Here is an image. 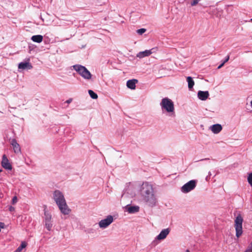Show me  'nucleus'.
Returning a JSON list of instances; mask_svg holds the SVG:
<instances>
[{
  "label": "nucleus",
  "mask_w": 252,
  "mask_h": 252,
  "mask_svg": "<svg viewBox=\"0 0 252 252\" xmlns=\"http://www.w3.org/2000/svg\"><path fill=\"white\" fill-rule=\"evenodd\" d=\"M196 180H190L181 187V190L184 193H188L195 189L196 186Z\"/></svg>",
  "instance_id": "39448f33"
},
{
  "label": "nucleus",
  "mask_w": 252,
  "mask_h": 252,
  "mask_svg": "<svg viewBox=\"0 0 252 252\" xmlns=\"http://www.w3.org/2000/svg\"><path fill=\"white\" fill-rule=\"evenodd\" d=\"M186 252H189V250H186Z\"/></svg>",
  "instance_id": "f704fd0d"
},
{
  "label": "nucleus",
  "mask_w": 252,
  "mask_h": 252,
  "mask_svg": "<svg viewBox=\"0 0 252 252\" xmlns=\"http://www.w3.org/2000/svg\"><path fill=\"white\" fill-rule=\"evenodd\" d=\"M2 171V170L0 169V172Z\"/></svg>",
  "instance_id": "4c0bfd02"
},
{
  "label": "nucleus",
  "mask_w": 252,
  "mask_h": 252,
  "mask_svg": "<svg viewBox=\"0 0 252 252\" xmlns=\"http://www.w3.org/2000/svg\"><path fill=\"white\" fill-rule=\"evenodd\" d=\"M89 94L90 96L93 99H96L97 98V94L92 90H89Z\"/></svg>",
  "instance_id": "4be33fe9"
},
{
  "label": "nucleus",
  "mask_w": 252,
  "mask_h": 252,
  "mask_svg": "<svg viewBox=\"0 0 252 252\" xmlns=\"http://www.w3.org/2000/svg\"><path fill=\"white\" fill-rule=\"evenodd\" d=\"M229 60V55H227L226 56V57L225 58V59H224V60L222 62V63H224L225 64V63H226V62H227Z\"/></svg>",
  "instance_id": "bb28decb"
},
{
  "label": "nucleus",
  "mask_w": 252,
  "mask_h": 252,
  "mask_svg": "<svg viewBox=\"0 0 252 252\" xmlns=\"http://www.w3.org/2000/svg\"><path fill=\"white\" fill-rule=\"evenodd\" d=\"M197 96L199 99L201 100H206L209 96L208 91H199L197 93Z\"/></svg>",
  "instance_id": "4468645a"
},
{
  "label": "nucleus",
  "mask_w": 252,
  "mask_h": 252,
  "mask_svg": "<svg viewBox=\"0 0 252 252\" xmlns=\"http://www.w3.org/2000/svg\"><path fill=\"white\" fill-rule=\"evenodd\" d=\"M206 159H208V158H205V159H202L201 160H206Z\"/></svg>",
  "instance_id": "473e14b6"
},
{
  "label": "nucleus",
  "mask_w": 252,
  "mask_h": 252,
  "mask_svg": "<svg viewBox=\"0 0 252 252\" xmlns=\"http://www.w3.org/2000/svg\"><path fill=\"white\" fill-rule=\"evenodd\" d=\"M10 143L13 147V150L15 153L19 154L21 153V148L19 144L17 142L15 139H11Z\"/></svg>",
  "instance_id": "f8f14e48"
},
{
  "label": "nucleus",
  "mask_w": 252,
  "mask_h": 252,
  "mask_svg": "<svg viewBox=\"0 0 252 252\" xmlns=\"http://www.w3.org/2000/svg\"><path fill=\"white\" fill-rule=\"evenodd\" d=\"M163 114L166 117H174L175 116L174 111H163Z\"/></svg>",
  "instance_id": "aec40b11"
},
{
  "label": "nucleus",
  "mask_w": 252,
  "mask_h": 252,
  "mask_svg": "<svg viewBox=\"0 0 252 252\" xmlns=\"http://www.w3.org/2000/svg\"><path fill=\"white\" fill-rule=\"evenodd\" d=\"M248 182L252 187V172L249 174L248 176Z\"/></svg>",
  "instance_id": "5701e85b"
},
{
  "label": "nucleus",
  "mask_w": 252,
  "mask_h": 252,
  "mask_svg": "<svg viewBox=\"0 0 252 252\" xmlns=\"http://www.w3.org/2000/svg\"><path fill=\"white\" fill-rule=\"evenodd\" d=\"M139 193L140 199L147 206L153 207L157 203V198L153 185L149 182H143L141 185Z\"/></svg>",
  "instance_id": "f257e3e1"
},
{
  "label": "nucleus",
  "mask_w": 252,
  "mask_h": 252,
  "mask_svg": "<svg viewBox=\"0 0 252 252\" xmlns=\"http://www.w3.org/2000/svg\"><path fill=\"white\" fill-rule=\"evenodd\" d=\"M243 219L241 215L236 218L234 221V227L236 230V236L239 238L243 233L242 223Z\"/></svg>",
  "instance_id": "20e7f679"
},
{
  "label": "nucleus",
  "mask_w": 252,
  "mask_h": 252,
  "mask_svg": "<svg viewBox=\"0 0 252 252\" xmlns=\"http://www.w3.org/2000/svg\"><path fill=\"white\" fill-rule=\"evenodd\" d=\"M52 198L63 214L67 215L70 213L71 209L67 205L64 195L62 191L58 189L55 190L53 193Z\"/></svg>",
  "instance_id": "f03ea898"
},
{
  "label": "nucleus",
  "mask_w": 252,
  "mask_h": 252,
  "mask_svg": "<svg viewBox=\"0 0 252 252\" xmlns=\"http://www.w3.org/2000/svg\"><path fill=\"white\" fill-rule=\"evenodd\" d=\"M1 165L5 169L11 170L12 165L9 162V160L5 155H3L2 158Z\"/></svg>",
  "instance_id": "9b49d317"
},
{
  "label": "nucleus",
  "mask_w": 252,
  "mask_h": 252,
  "mask_svg": "<svg viewBox=\"0 0 252 252\" xmlns=\"http://www.w3.org/2000/svg\"><path fill=\"white\" fill-rule=\"evenodd\" d=\"M199 1L200 0H192L190 3L191 5L194 6L196 5L199 2Z\"/></svg>",
  "instance_id": "393cba45"
},
{
  "label": "nucleus",
  "mask_w": 252,
  "mask_h": 252,
  "mask_svg": "<svg viewBox=\"0 0 252 252\" xmlns=\"http://www.w3.org/2000/svg\"><path fill=\"white\" fill-rule=\"evenodd\" d=\"M245 252H252V250L247 248Z\"/></svg>",
  "instance_id": "7c9ffc66"
},
{
  "label": "nucleus",
  "mask_w": 252,
  "mask_h": 252,
  "mask_svg": "<svg viewBox=\"0 0 252 252\" xmlns=\"http://www.w3.org/2000/svg\"><path fill=\"white\" fill-rule=\"evenodd\" d=\"M209 176H211V172H209Z\"/></svg>",
  "instance_id": "72a5a7b5"
},
{
  "label": "nucleus",
  "mask_w": 252,
  "mask_h": 252,
  "mask_svg": "<svg viewBox=\"0 0 252 252\" xmlns=\"http://www.w3.org/2000/svg\"><path fill=\"white\" fill-rule=\"evenodd\" d=\"M139 207L138 206H128L126 207L127 211L130 214L135 213L139 211Z\"/></svg>",
  "instance_id": "f3484780"
},
{
  "label": "nucleus",
  "mask_w": 252,
  "mask_h": 252,
  "mask_svg": "<svg viewBox=\"0 0 252 252\" xmlns=\"http://www.w3.org/2000/svg\"><path fill=\"white\" fill-rule=\"evenodd\" d=\"M17 201H18V199H17V196H15L13 197V198L12 199V203L13 204H15L17 202Z\"/></svg>",
  "instance_id": "a878e982"
},
{
  "label": "nucleus",
  "mask_w": 252,
  "mask_h": 252,
  "mask_svg": "<svg viewBox=\"0 0 252 252\" xmlns=\"http://www.w3.org/2000/svg\"><path fill=\"white\" fill-rule=\"evenodd\" d=\"M72 101V98H69L64 102V103L69 104Z\"/></svg>",
  "instance_id": "cd10ccee"
},
{
  "label": "nucleus",
  "mask_w": 252,
  "mask_h": 252,
  "mask_svg": "<svg viewBox=\"0 0 252 252\" xmlns=\"http://www.w3.org/2000/svg\"><path fill=\"white\" fill-rule=\"evenodd\" d=\"M9 210L10 212H13V211H14L15 210V208L14 207H13V206H10L9 207Z\"/></svg>",
  "instance_id": "c85d7f7f"
},
{
  "label": "nucleus",
  "mask_w": 252,
  "mask_h": 252,
  "mask_svg": "<svg viewBox=\"0 0 252 252\" xmlns=\"http://www.w3.org/2000/svg\"><path fill=\"white\" fill-rule=\"evenodd\" d=\"M160 105L162 109L165 110H174V104L172 101L168 98H164L162 99Z\"/></svg>",
  "instance_id": "0eeeda50"
},
{
  "label": "nucleus",
  "mask_w": 252,
  "mask_h": 252,
  "mask_svg": "<svg viewBox=\"0 0 252 252\" xmlns=\"http://www.w3.org/2000/svg\"><path fill=\"white\" fill-rule=\"evenodd\" d=\"M26 247V244L22 242L21 245L16 250L15 252H21L22 250Z\"/></svg>",
  "instance_id": "412c9836"
},
{
  "label": "nucleus",
  "mask_w": 252,
  "mask_h": 252,
  "mask_svg": "<svg viewBox=\"0 0 252 252\" xmlns=\"http://www.w3.org/2000/svg\"><path fill=\"white\" fill-rule=\"evenodd\" d=\"M138 82V80L137 79H131L129 80L126 82V86L128 88L130 89L131 90H134L136 87V84Z\"/></svg>",
  "instance_id": "dca6fc26"
},
{
  "label": "nucleus",
  "mask_w": 252,
  "mask_h": 252,
  "mask_svg": "<svg viewBox=\"0 0 252 252\" xmlns=\"http://www.w3.org/2000/svg\"><path fill=\"white\" fill-rule=\"evenodd\" d=\"M114 221L113 217L111 215L108 216L106 218L101 220L98 225L100 228L104 229L107 227Z\"/></svg>",
  "instance_id": "6e6552de"
},
{
  "label": "nucleus",
  "mask_w": 252,
  "mask_h": 252,
  "mask_svg": "<svg viewBox=\"0 0 252 252\" xmlns=\"http://www.w3.org/2000/svg\"><path fill=\"white\" fill-rule=\"evenodd\" d=\"M187 81L188 82L189 89V90H191L193 89V86L194 85V82L192 78L190 76L187 77Z\"/></svg>",
  "instance_id": "a211bd4d"
},
{
  "label": "nucleus",
  "mask_w": 252,
  "mask_h": 252,
  "mask_svg": "<svg viewBox=\"0 0 252 252\" xmlns=\"http://www.w3.org/2000/svg\"><path fill=\"white\" fill-rule=\"evenodd\" d=\"M157 50V47L153 48L150 50H146L144 51L139 52L137 54L136 57L140 59H142L144 57L149 56L152 54L155 53Z\"/></svg>",
  "instance_id": "1a4fd4ad"
},
{
  "label": "nucleus",
  "mask_w": 252,
  "mask_h": 252,
  "mask_svg": "<svg viewBox=\"0 0 252 252\" xmlns=\"http://www.w3.org/2000/svg\"><path fill=\"white\" fill-rule=\"evenodd\" d=\"M251 20L252 21V19H251Z\"/></svg>",
  "instance_id": "58836bf2"
},
{
  "label": "nucleus",
  "mask_w": 252,
  "mask_h": 252,
  "mask_svg": "<svg viewBox=\"0 0 252 252\" xmlns=\"http://www.w3.org/2000/svg\"><path fill=\"white\" fill-rule=\"evenodd\" d=\"M224 63L222 62V63L220 65H219V66L218 67V68L220 69L224 65Z\"/></svg>",
  "instance_id": "c756f323"
},
{
  "label": "nucleus",
  "mask_w": 252,
  "mask_h": 252,
  "mask_svg": "<svg viewBox=\"0 0 252 252\" xmlns=\"http://www.w3.org/2000/svg\"><path fill=\"white\" fill-rule=\"evenodd\" d=\"M32 68V65L28 62H21L18 65V68L20 69H31Z\"/></svg>",
  "instance_id": "2eb2a0df"
},
{
  "label": "nucleus",
  "mask_w": 252,
  "mask_h": 252,
  "mask_svg": "<svg viewBox=\"0 0 252 252\" xmlns=\"http://www.w3.org/2000/svg\"><path fill=\"white\" fill-rule=\"evenodd\" d=\"M88 232H89V233H90V232H91V231H90V229L88 230Z\"/></svg>",
  "instance_id": "e433bc0d"
},
{
  "label": "nucleus",
  "mask_w": 252,
  "mask_h": 252,
  "mask_svg": "<svg viewBox=\"0 0 252 252\" xmlns=\"http://www.w3.org/2000/svg\"><path fill=\"white\" fill-rule=\"evenodd\" d=\"M52 215L48 211H44V223L45 227L48 231H50L53 226Z\"/></svg>",
  "instance_id": "423d86ee"
},
{
  "label": "nucleus",
  "mask_w": 252,
  "mask_h": 252,
  "mask_svg": "<svg viewBox=\"0 0 252 252\" xmlns=\"http://www.w3.org/2000/svg\"><path fill=\"white\" fill-rule=\"evenodd\" d=\"M146 30L144 28L140 29L137 31V32L140 34L142 35L143 33H144L146 32Z\"/></svg>",
  "instance_id": "b1692460"
},
{
  "label": "nucleus",
  "mask_w": 252,
  "mask_h": 252,
  "mask_svg": "<svg viewBox=\"0 0 252 252\" xmlns=\"http://www.w3.org/2000/svg\"><path fill=\"white\" fill-rule=\"evenodd\" d=\"M31 39L34 42L40 43L43 40V36L41 35H33L32 36Z\"/></svg>",
  "instance_id": "6ab92c4d"
},
{
  "label": "nucleus",
  "mask_w": 252,
  "mask_h": 252,
  "mask_svg": "<svg viewBox=\"0 0 252 252\" xmlns=\"http://www.w3.org/2000/svg\"><path fill=\"white\" fill-rule=\"evenodd\" d=\"M72 67L84 79L86 80L91 79L92 75L85 66L80 64H75L73 65Z\"/></svg>",
  "instance_id": "7ed1b4c3"
},
{
  "label": "nucleus",
  "mask_w": 252,
  "mask_h": 252,
  "mask_svg": "<svg viewBox=\"0 0 252 252\" xmlns=\"http://www.w3.org/2000/svg\"><path fill=\"white\" fill-rule=\"evenodd\" d=\"M170 231V229L169 228L162 230L160 233L156 237L155 240H162L165 239Z\"/></svg>",
  "instance_id": "9d476101"
},
{
  "label": "nucleus",
  "mask_w": 252,
  "mask_h": 252,
  "mask_svg": "<svg viewBox=\"0 0 252 252\" xmlns=\"http://www.w3.org/2000/svg\"><path fill=\"white\" fill-rule=\"evenodd\" d=\"M222 127L221 125L217 124L211 126L210 127V129L214 134H218L222 130Z\"/></svg>",
  "instance_id": "ddd939ff"
},
{
  "label": "nucleus",
  "mask_w": 252,
  "mask_h": 252,
  "mask_svg": "<svg viewBox=\"0 0 252 252\" xmlns=\"http://www.w3.org/2000/svg\"><path fill=\"white\" fill-rule=\"evenodd\" d=\"M248 249H250L252 250V242H251L250 246H249L248 247Z\"/></svg>",
  "instance_id": "2f4dec72"
},
{
  "label": "nucleus",
  "mask_w": 252,
  "mask_h": 252,
  "mask_svg": "<svg viewBox=\"0 0 252 252\" xmlns=\"http://www.w3.org/2000/svg\"><path fill=\"white\" fill-rule=\"evenodd\" d=\"M251 106H252V101H251Z\"/></svg>",
  "instance_id": "c9c22d12"
}]
</instances>
